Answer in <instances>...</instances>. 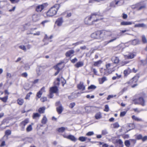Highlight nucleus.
Instances as JSON below:
<instances>
[{"instance_id":"nucleus-1","label":"nucleus","mask_w":147,"mask_h":147,"mask_svg":"<svg viewBox=\"0 0 147 147\" xmlns=\"http://www.w3.org/2000/svg\"><path fill=\"white\" fill-rule=\"evenodd\" d=\"M111 32L109 31H106L103 32L100 31H98L91 34V36L92 38L102 40L104 37L105 34H108V33Z\"/></svg>"},{"instance_id":"nucleus-2","label":"nucleus","mask_w":147,"mask_h":147,"mask_svg":"<svg viewBox=\"0 0 147 147\" xmlns=\"http://www.w3.org/2000/svg\"><path fill=\"white\" fill-rule=\"evenodd\" d=\"M59 6L58 5H55L52 7L47 12L46 15L47 17H51L55 15L59 9Z\"/></svg>"},{"instance_id":"nucleus-3","label":"nucleus","mask_w":147,"mask_h":147,"mask_svg":"<svg viewBox=\"0 0 147 147\" xmlns=\"http://www.w3.org/2000/svg\"><path fill=\"white\" fill-rule=\"evenodd\" d=\"M109 36H111L112 38L109 40L105 42V45H107L109 43L113 42L115 40L119 38L120 36H121V33H119V34H117L112 33L109 35Z\"/></svg>"},{"instance_id":"nucleus-4","label":"nucleus","mask_w":147,"mask_h":147,"mask_svg":"<svg viewBox=\"0 0 147 147\" xmlns=\"http://www.w3.org/2000/svg\"><path fill=\"white\" fill-rule=\"evenodd\" d=\"M133 102L135 104H139L143 106L146 105L145 101L142 96L139 97L138 99H134Z\"/></svg>"},{"instance_id":"nucleus-5","label":"nucleus","mask_w":147,"mask_h":147,"mask_svg":"<svg viewBox=\"0 0 147 147\" xmlns=\"http://www.w3.org/2000/svg\"><path fill=\"white\" fill-rule=\"evenodd\" d=\"M146 7V5L142 2L138 3L132 6L133 9H136L137 10H140Z\"/></svg>"},{"instance_id":"nucleus-6","label":"nucleus","mask_w":147,"mask_h":147,"mask_svg":"<svg viewBox=\"0 0 147 147\" xmlns=\"http://www.w3.org/2000/svg\"><path fill=\"white\" fill-rule=\"evenodd\" d=\"M90 17H92V20L93 23L94 22H96L98 20H100L102 19L101 16H99L96 13L92 14L90 16Z\"/></svg>"},{"instance_id":"nucleus-7","label":"nucleus","mask_w":147,"mask_h":147,"mask_svg":"<svg viewBox=\"0 0 147 147\" xmlns=\"http://www.w3.org/2000/svg\"><path fill=\"white\" fill-rule=\"evenodd\" d=\"M106 70L110 74L114 71V67L113 63H107L106 65Z\"/></svg>"},{"instance_id":"nucleus-8","label":"nucleus","mask_w":147,"mask_h":147,"mask_svg":"<svg viewBox=\"0 0 147 147\" xmlns=\"http://www.w3.org/2000/svg\"><path fill=\"white\" fill-rule=\"evenodd\" d=\"M114 2L110 3V5L111 6L115 7V5L114 4V3H115V5H120L123 4L124 2V0H114Z\"/></svg>"},{"instance_id":"nucleus-9","label":"nucleus","mask_w":147,"mask_h":147,"mask_svg":"<svg viewBox=\"0 0 147 147\" xmlns=\"http://www.w3.org/2000/svg\"><path fill=\"white\" fill-rule=\"evenodd\" d=\"M92 17H90V16H88L86 17L84 19V23L87 25H90L93 24L92 20Z\"/></svg>"},{"instance_id":"nucleus-10","label":"nucleus","mask_w":147,"mask_h":147,"mask_svg":"<svg viewBox=\"0 0 147 147\" xmlns=\"http://www.w3.org/2000/svg\"><path fill=\"white\" fill-rule=\"evenodd\" d=\"M48 5L47 3H45L37 6V12H41Z\"/></svg>"},{"instance_id":"nucleus-11","label":"nucleus","mask_w":147,"mask_h":147,"mask_svg":"<svg viewBox=\"0 0 147 147\" xmlns=\"http://www.w3.org/2000/svg\"><path fill=\"white\" fill-rule=\"evenodd\" d=\"M138 78L137 76H135L133 77L129 82H127L125 84H129L131 85L133 84L136 83L138 81Z\"/></svg>"},{"instance_id":"nucleus-12","label":"nucleus","mask_w":147,"mask_h":147,"mask_svg":"<svg viewBox=\"0 0 147 147\" xmlns=\"http://www.w3.org/2000/svg\"><path fill=\"white\" fill-rule=\"evenodd\" d=\"M56 104L57 106H59V107L57 108V112L59 114L61 113L63 111V109L61 105L60 104L59 102H57Z\"/></svg>"},{"instance_id":"nucleus-13","label":"nucleus","mask_w":147,"mask_h":147,"mask_svg":"<svg viewBox=\"0 0 147 147\" xmlns=\"http://www.w3.org/2000/svg\"><path fill=\"white\" fill-rule=\"evenodd\" d=\"M78 88L80 90H84L85 89V86L84 85V83L80 82L77 85Z\"/></svg>"},{"instance_id":"nucleus-14","label":"nucleus","mask_w":147,"mask_h":147,"mask_svg":"<svg viewBox=\"0 0 147 147\" xmlns=\"http://www.w3.org/2000/svg\"><path fill=\"white\" fill-rule=\"evenodd\" d=\"M136 56V55L134 53H129L128 55H124L125 58L128 59H131L134 57Z\"/></svg>"},{"instance_id":"nucleus-15","label":"nucleus","mask_w":147,"mask_h":147,"mask_svg":"<svg viewBox=\"0 0 147 147\" xmlns=\"http://www.w3.org/2000/svg\"><path fill=\"white\" fill-rule=\"evenodd\" d=\"M74 52L75 51L74 50H70L66 53L65 55L67 57L72 56Z\"/></svg>"},{"instance_id":"nucleus-16","label":"nucleus","mask_w":147,"mask_h":147,"mask_svg":"<svg viewBox=\"0 0 147 147\" xmlns=\"http://www.w3.org/2000/svg\"><path fill=\"white\" fill-rule=\"evenodd\" d=\"M45 92V87H43L37 93V97L38 98H40L42 94Z\"/></svg>"},{"instance_id":"nucleus-17","label":"nucleus","mask_w":147,"mask_h":147,"mask_svg":"<svg viewBox=\"0 0 147 147\" xmlns=\"http://www.w3.org/2000/svg\"><path fill=\"white\" fill-rule=\"evenodd\" d=\"M61 63L59 64L57 66H55L54 67L55 69L57 70V71L55 74V76H56L57 75L59 72L60 70L62 69V67H63V66H62L61 67H59L58 66Z\"/></svg>"},{"instance_id":"nucleus-18","label":"nucleus","mask_w":147,"mask_h":147,"mask_svg":"<svg viewBox=\"0 0 147 147\" xmlns=\"http://www.w3.org/2000/svg\"><path fill=\"white\" fill-rule=\"evenodd\" d=\"M63 22V19L61 18H58L56 22V24L59 26H61Z\"/></svg>"},{"instance_id":"nucleus-19","label":"nucleus","mask_w":147,"mask_h":147,"mask_svg":"<svg viewBox=\"0 0 147 147\" xmlns=\"http://www.w3.org/2000/svg\"><path fill=\"white\" fill-rule=\"evenodd\" d=\"M53 37L52 36H50L49 37H48L47 35H45V38L43 40L44 42H47V44L49 42H51V40H50Z\"/></svg>"},{"instance_id":"nucleus-20","label":"nucleus","mask_w":147,"mask_h":147,"mask_svg":"<svg viewBox=\"0 0 147 147\" xmlns=\"http://www.w3.org/2000/svg\"><path fill=\"white\" fill-rule=\"evenodd\" d=\"M58 90L57 87L55 86L50 88V92L51 93H56L57 92Z\"/></svg>"},{"instance_id":"nucleus-21","label":"nucleus","mask_w":147,"mask_h":147,"mask_svg":"<svg viewBox=\"0 0 147 147\" xmlns=\"http://www.w3.org/2000/svg\"><path fill=\"white\" fill-rule=\"evenodd\" d=\"M131 72V70L129 68L125 69L123 71L124 76H127Z\"/></svg>"},{"instance_id":"nucleus-22","label":"nucleus","mask_w":147,"mask_h":147,"mask_svg":"<svg viewBox=\"0 0 147 147\" xmlns=\"http://www.w3.org/2000/svg\"><path fill=\"white\" fill-rule=\"evenodd\" d=\"M67 137V139L70 140L73 142H75L77 140V139L75 137L72 135H68Z\"/></svg>"},{"instance_id":"nucleus-23","label":"nucleus","mask_w":147,"mask_h":147,"mask_svg":"<svg viewBox=\"0 0 147 147\" xmlns=\"http://www.w3.org/2000/svg\"><path fill=\"white\" fill-rule=\"evenodd\" d=\"M112 62L115 64H117L119 63V58L117 57H114L112 58Z\"/></svg>"},{"instance_id":"nucleus-24","label":"nucleus","mask_w":147,"mask_h":147,"mask_svg":"<svg viewBox=\"0 0 147 147\" xmlns=\"http://www.w3.org/2000/svg\"><path fill=\"white\" fill-rule=\"evenodd\" d=\"M31 84V86H30L29 88H27L25 86L24 87V89L27 90H28L32 86H33L34 84L37 83V79L35 80L34 81H32L30 82Z\"/></svg>"},{"instance_id":"nucleus-25","label":"nucleus","mask_w":147,"mask_h":147,"mask_svg":"<svg viewBox=\"0 0 147 147\" xmlns=\"http://www.w3.org/2000/svg\"><path fill=\"white\" fill-rule=\"evenodd\" d=\"M84 65V62L82 61H79L75 65V66L77 68L82 67Z\"/></svg>"},{"instance_id":"nucleus-26","label":"nucleus","mask_w":147,"mask_h":147,"mask_svg":"<svg viewBox=\"0 0 147 147\" xmlns=\"http://www.w3.org/2000/svg\"><path fill=\"white\" fill-rule=\"evenodd\" d=\"M29 122L28 119H26L22 121L20 124V125H23L25 126Z\"/></svg>"},{"instance_id":"nucleus-27","label":"nucleus","mask_w":147,"mask_h":147,"mask_svg":"<svg viewBox=\"0 0 147 147\" xmlns=\"http://www.w3.org/2000/svg\"><path fill=\"white\" fill-rule=\"evenodd\" d=\"M102 117V115L100 112L97 113L95 115V117L96 119H101Z\"/></svg>"},{"instance_id":"nucleus-28","label":"nucleus","mask_w":147,"mask_h":147,"mask_svg":"<svg viewBox=\"0 0 147 147\" xmlns=\"http://www.w3.org/2000/svg\"><path fill=\"white\" fill-rule=\"evenodd\" d=\"M132 24V22H130L123 21L121 23V25L123 26L130 25Z\"/></svg>"},{"instance_id":"nucleus-29","label":"nucleus","mask_w":147,"mask_h":147,"mask_svg":"<svg viewBox=\"0 0 147 147\" xmlns=\"http://www.w3.org/2000/svg\"><path fill=\"white\" fill-rule=\"evenodd\" d=\"M131 117L133 119L135 120L136 121H142V119L138 117L135 115H132Z\"/></svg>"},{"instance_id":"nucleus-30","label":"nucleus","mask_w":147,"mask_h":147,"mask_svg":"<svg viewBox=\"0 0 147 147\" xmlns=\"http://www.w3.org/2000/svg\"><path fill=\"white\" fill-rule=\"evenodd\" d=\"M146 27V25L144 23L138 24H135L134 26V27Z\"/></svg>"},{"instance_id":"nucleus-31","label":"nucleus","mask_w":147,"mask_h":147,"mask_svg":"<svg viewBox=\"0 0 147 147\" xmlns=\"http://www.w3.org/2000/svg\"><path fill=\"white\" fill-rule=\"evenodd\" d=\"M140 41L138 39H135L132 41L131 43L134 45H136L139 43Z\"/></svg>"},{"instance_id":"nucleus-32","label":"nucleus","mask_w":147,"mask_h":147,"mask_svg":"<svg viewBox=\"0 0 147 147\" xmlns=\"http://www.w3.org/2000/svg\"><path fill=\"white\" fill-rule=\"evenodd\" d=\"M102 61L101 60L95 62L94 65L95 66H99L102 63Z\"/></svg>"},{"instance_id":"nucleus-33","label":"nucleus","mask_w":147,"mask_h":147,"mask_svg":"<svg viewBox=\"0 0 147 147\" xmlns=\"http://www.w3.org/2000/svg\"><path fill=\"white\" fill-rule=\"evenodd\" d=\"M45 109L46 108L45 107H42L39 108L38 110L39 112L40 113H44L45 112Z\"/></svg>"},{"instance_id":"nucleus-34","label":"nucleus","mask_w":147,"mask_h":147,"mask_svg":"<svg viewBox=\"0 0 147 147\" xmlns=\"http://www.w3.org/2000/svg\"><path fill=\"white\" fill-rule=\"evenodd\" d=\"M107 78L106 77H104L101 78L99 79L100 83V84H102L104 82L107 80Z\"/></svg>"},{"instance_id":"nucleus-35","label":"nucleus","mask_w":147,"mask_h":147,"mask_svg":"<svg viewBox=\"0 0 147 147\" xmlns=\"http://www.w3.org/2000/svg\"><path fill=\"white\" fill-rule=\"evenodd\" d=\"M142 40L144 43H147V39L144 35H143L141 36Z\"/></svg>"},{"instance_id":"nucleus-36","label":"nucleus","mask_w":147,"mask_h":147,"mask_svg":"<svg viewBox=\"0 0 147 147\" xmlns=\"http://www.w3.org/2000/svg\"><path fill=\"white\" fill-rule=\"evenodd\" d=\"M112 127L114 128H117L119 127V125L118 123L117 122L111 125Z\"/></svg>"},{"instance_id":"nucleus-37","label":"nucleus","mask_w":147,"mask_h":147,"mask_svg":"<svg viewBox=\"0 0 147 147\" xmlns=\"http://www.w3.org/2000/svg\"><path fill=\"white\" fill-rule=\"evenodd\" d=\"M47 119L45 116H44L42 120L41 123L43 124H45L47 122Z\"/></svg>"},{"instance_id":"nucleus-38","label":"nucleus","mask_w":147,"mask_h":147,"mask_svg":"<svg viewBox=\"0 0 147 147\" xmlns=\"http://www.w3.org/2000/svg\"><path fill=\"white\" fill-rule=\"evenodd\" d=\"M8 96H6L3 97H0V100H2L4 102H6L8 99Z\"/></svg>"},{"instance_id":"nucleus-39","label":"nucleus","mask_w":147,"mask_h":147,"mask_svg":"<svg viewBox=\"0 0 147 147\" xmlns=\"http://www.w3.org/2000/svg\"><path fill=\"white\" fill-rule=\"evenodd\" d=\"M66 128L64 127H62L58 128V131L59 132H63L65 130Z\"/></svg>"},{"instance_id":"nucleus-40","label":"nucleus","mask_w":147,"mask_h":147,"mask_svg":"<svg viewBox=\"0 0 147 147\" xmlns=\"http://www.w3.org/2000/svg\"><path fill=\"white\" fill-rule=\"evenodd\" d=\"M18 103L20 105H22L24 103V100L23 99L19 98L18 100Z\"/></svg>"},{"instance_id":"nucleus-41","label":"nucleus","mask_w":147,"mask_h":147,"mask_svg":"<svg viewBox=\"0 0 147 147\" xmlns=\"http://www.w3.org/2000/svg\"><path fill=\"white\" fill-rule=\"evenodd\" d=\"M32 125H28L26 128V131L28 132H29L32 130Z\"/></svg>"},{"instance_id":"nucleus-42","label":"nucleus","mask_w":147,"mask_h":147,"mask_svg":"<svg viewBox=\"0 0 147 147\" xmlns=\"http://www.w3.org/2000/svg\"><path fill=\"white\" fill-rule=\"evenodd\" d=\"M130 141L129 140H126L125 142V145L127 147H129L130 146Z\"/></svg>"},{"instance_id":"nucleus-43","label":"nucleus","mask_w":147,"mask_h":147,"mask_svg":"<svg viewBox=\"0 0 147 147\" xmlns=\"http://www.w3.org/2000/svg\"><path fill=\"white\" fill-rule=\"evenodd\" d=\"M32 18L34 22H36L37 21V15L36 14L33 15Z\"/></svg>"},{"instance_id":"nucleus-44","label":"nucleus","mask_w":147,"mask_h":147,"mask_svg":"<svg viewBox=\"0 0 147 147\" xmlns=\"http://www.w3.org/2000/svg\"><path fill=\"white\" fill-rule=\"evenodd\" d=\"M96 88V86L93 85H92L90 86H89L88 88V90L90 89H94Z\"/></svg>"},{"instance_id":"nucleus-45","label":"nucleus","mask_w":147,"mask_h":147,"mask_svg":"<svg viewBox=\"0 0 147 147\" xmlns=\"http://www.w3.org/2000/svg\"><path fill=\"white\" fill-rule=\"evenodd\" d=\"M83 41H80L78 42H76L75 43H73L72 45L76 46V45H78L79 44L83 43Z\"/></svg>"},{"instance_id":"nucleus-46","label":"nucleus","mask_w":147,"mask_h":147,"mask_svg":"<svg viewBox=\"0 0 147 147\" xmlns=\"http://www.w3.org/2000/svg\"><path fill=\"white\" fill-rule=\"evenodd\" d=\"M11 134V131L10 130L8 129L6 130L5 131V134L6 135L9 136Z\"/></svg>"},{"instance_id":"nucleus-47","label":"nucleus","mask_w":147,"mask_h":147,"mask_svg":"<svg viewBox=\"0 0 147 147\" xmlns=\"http://www.w3.org/2000/svg\"><path fill=\"white\" fill-rule=\"evenodd\" d=\"M85 137L83 136H81L79 137L78 140L81 142L85 141Z\"/></svg>"},{"instance_id":"nucleus-48","label":"nucleus","mask_w":147,"mask_h":147,"mask_svg":"<svg viewBox=\"0 0 147 147\" xmlns=\"http://www.w3.org/2000/svg\"><path fill=\"white\" fill-rule=\"evenodd\" d=\"M108 134V132H107V130L104 129L102 130V135H105Z\"/></svg>"},{"instance_id":"nucleus-49","label":"nucleus","mask_w":147,"mask_h":147,"mask_svg":"<svg viewBox=\"0 0 147 147\" xmlns=\"http://www.w3.org/2000/svg\"><path fill=\"white\" fill-rule=\"evenodd\" d=\"M116 142L117 143L119 144L120 145H122L123 144V142L120 139L117 140H116Z\"/></svg>"},{"instance_id":"nucleus-50","label":"nucleus","mask_w":147,"mask_h":147,"mask_svg":"<svg viewBox=\"0 0 147 147\" xmlns=\"http://www.w3.org/2000/svg\"><path fill=\"white\" fill-rule=\"evenodd\" d=\"M61 63L58 66L59 67H61L62 66H63V67H62V69L63 67L64 66V64H63V62H62L59 63L58 64H57L55 66H57L59 64Z\"/></svg>"},{"instance_id":"nucleus-51","label":"nucleus","mask_w":147,"mask_h":147,"mask_svg":"<svg viewBox=\"0 0 147 147\" xmlns=\"http://www.w3.org/2000/svg\"><path fill=\"white\" fill-rule=\"evenodd\" d=\"M19 48L24 51H26V48L24 46V45H20L19 46Z\"/></svg>"},{"instance_id":"nucleus-52","label":"nucleus","mask_w":147,"mask_h":147,"mask_svg":"<svg viewBox=\"0 0 147 147\" xmlns=\"http://www.w3.org/2000/svg\"><path fill=\"white\" fill-rule=\"evenodd\" d=\"M105 111L107 112H108L109 111V107L108 105H106L105 106V109L104 110Z\"/></svg>"},{"instance_id":"nucleus-53","label":"nucleus","mask_w":147,"mask_h":147,"mask_svg":"<svg viewBox=\"0 0 147 147\" xmlns=\"http://www.w3.org/2000/svg\"><path fill=\"white\" fill-rule=\"evenodd\" d=\"M75 102H72L69 105V107L71 108H72L75 105Z\"/></svg>"},{"instance_id":"nucleus-54","label":"nucleus","mask_w":147,"mask_h":147,"mask_svg":"<svg viewBox=\"0 0 147 147\" xmlns=\"http://www.w3.org/2000/svg\"><path fill=\"white\" fill-rule=\"evenodd\" d=\"M94 132L93 131H89L86 134V135L87 136H91L94 134Z\"/></svg>"},{"instance_id":"nucleus-55","label":"nucleus","mask_w":147,"mask_h":147,"mask_svg":"<svg viewBox=\"0 0 147 147\" xmlns=\"http://www.w3.org/2000/svg\"><path fill=\"white\" fill-rule=\"evenodd\" d=\"M30 68V66L27 64H26L24 67V68L26 70H28Z\"/></svg>"},{"instance_id":"nucleus-56","label":"nucleus","mask_w":147,"mask_h":147,"mask_svg":"<svg viewBox=\"0 0 147 147\" xmlns=\"http://www.w3.org/2000/svg\"><path fill=\"white\" fill-rule=\"evenodd\" d=\"M47 100V98L46 97H43L40 98V100L42 102H44Z\"/></svg>"},{"instance_id":"nucleus-57","label":"nucleus","mask_w":147,"mask_h":147,"mask_svg":"<svg viewBox=\"0 0 147 147\" xmlns=\"http://www.w3.org/2000/svg\"><path fill=\"white\" fill-rule=\"evenodd\" d=\"M126 114V112L125 111H123L121 112L120 114V116L121 117H123Z\"/></svg>"},{"instance_id":"nucleus-58","label":"nucleus","mask_w":147,"mask_h":147,"mask_svg":"<svg viewBox=\"0 0 147 147\" xmlns=\"http://www.w3.org/2000/svg\"><path fill=\"white\" fill-rule=\"evenodd\" d=\"M21 76L23 77L26 78L28 76V74L26 72H24L21 74Z\"/></svg>"},{"instance_id":"nucleus-59","label":"nucleus","mask_w":147,"mask_h":147,"mask_svg":"<svg viewBox=\"0 0 147 147\" xmlns=\"http://www.w3.org/2000/svg\"><path fill=\"white\" fill-rule=\"evenodd\" d=\"M134 111L137 112L138 113H139L141 111H143V110H142V109L139 110L137 108L134 109Z\"/></svg>"},{"instance_id":"nucleus-60","label":"nucleus","mask_w":147,"mask_h":147,"mask_svg":"<svg viewBox=\"0 0 147 147\" xmlns=\"http://www.w3.org/2000/svg\"><path fill=\"white\" fill-rule=\"evenodd\" d=\"M12 3H14L18 2L20 0H9Z\"/></svg>"},{"instance_id":"nucleus-61","label":"nucleus","mask_w":147,"mask_h":147,"mask_svg":"<svg viewBox=\"0 0 147 147\" xmlns=\"http://www.w3.org/2000/svg\"><path fill=\"white\" fill-rule=\"evenodd\" d=\"M116 95H115V96H113V95H109L108 96V97L107 98V100H109L111 98H113L114 96H116Z\"/></svg>"},{"instance_id":"nucleus-62","label":"nucleus","mask_w":147,"mask_h":147,"mask_svg":"<svg viewBox=\"0 0 147 147\" xmlns=\"http://www.w3.org/2000/svg\"><path fill=\"white\" fill-rule=\"evenodd\" d=\"M49 22V21L47 20H45L42 21L41 23V24L43 26H45V24L48 22Z\"/></svg>"},{"instance_id":"nucleus-63","label":"nucleus","mask_w":147,"mask_h":147,"mask_svg":"<svg viewBox=\"0 0 147 147\" xmlns=\"http://www.w3.org/2000/svg\"><path fill=\"white\" fill-rule=\"evenodd\" d=\"M142 137L141 135H139L137 136V138L138 140L141 139L142 140Z\"/></svg>"},{"instance_id":"nucleus-64","label":"nucleus","mask_w":147,"mask_h":147,"mask_svg":"<svg viewBox=\"0 0 147 147\" xmlns=\"http://www.w3.org/2000/svg\"><path fill=\"white\" fill-rule=\"evenodd\" d=\"M142 140L143 141H145L147 140V136H145L143 137H142Z\"/></svg>"}]
</instances>
